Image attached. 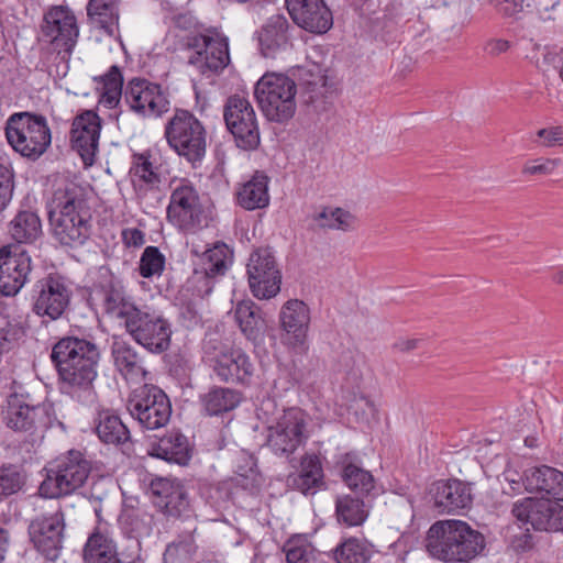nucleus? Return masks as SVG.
Returning <instances> with one entry per match:
<instances>
[{"instance_id": "nucleus-55", "label": "nucleus", "mask_w": 563, "mask_h": 563, "mask_svg": "<svg viewBox=\"0 0 563 563\" xmlns=\"http://www.w3.org/2000/svg\"><path fill=\"white\" fill-rule=\"evenodd\" d=\"M499 14L506 18L516 16L523 10V0H490Z\"/></svg>"}, {"instance_id": "nucleus-42", "label": "nucleus", "mask_w": 563, "mask_h": 563, "mask_svg": "<svg viewBox=\"0 0 563 563\" xmlns=\"http://www.w3.org/2000/svg\"><path fill=\"white\" fill-rule=\"evenodd\" d=\"M372 554L369 545L357 538H349L333 550L336 563H368Z\"/></svg>"}, {"instance_id": "nucleus-64", "label": "nucleus", "mask_w": 563, "mask_h": 563, "mask_svg": "<svg viewBox=\"0 0 563 563\" xmlns=\"http://www.w3.org/2000/svg\"><path fill=\"white\" fill-rule=\"evenodd\" d=\"M553 280L556 284L563 285V268L554 274Z\"/></svg>"}, {"instance_id": "nucleus-43", "label": "nucleus", "mask_w": 563, "mask_h": 563, "mask_svg": "<svg viewBox=\"0 0 563 563\" xmlns=\"http://www.w3.org/2000/svg\"><path fill=\"white\" fill-rule=\"evenodd\" d=\"M96 432L104 443L117 444L128 439L126 427L118 416L109 411L99 413Z\"/></svg>"}, {"instance_id": "nucleus-26", "label": "nucleus", "mask_w": 563, "mask_h": 563, "mask_svg": "<svg viewBox=\"0 0 563 563\" xmlns=\"http://www.w3.org/2000/svg\"><path fill=\"white\" fill-rule=\"evenodd\" d=\"M285 482L287 487L303 495H314L325 488L323 467L318 455H303L300 459L298 471L288 474Z\"/></svg>"}, {"instance_id": "nucleus-37", "label": "nucleus", "mask_w": 563, "mask_h": 563, "mask_svg": "<svg viewBox=\"0 0 563 563\" xmlns=\"http://www.w3.org/2000/svg\"><path fill=\"white\" fill-rule=\"evenodd\" d=\"M87 14L90 23L112 36L119 30V12L114 0H89Z\"/></svg>"}, {"instance_id": "nucleus-53", "label": "nucleus", "mask_w": 563, "mask_h": 563, "mask_svg": "<svg viewBox=\"0 0 563 563\" xmlns=\"http://www.w3.org/2000/svg\"><path fill=\"white\" fill-rule=\"evenodd\" d=\"M12 197V174L8 167L0 164V213Z\"/></svg>"}, {"instance_id": "nucleus-4", "label": "nucleus", "mask_w": 563, "mask_h": 563, "mask_svg": "<svg viewBox=\"0 0 563 563\" xmlns=\"http://www.w3.org/2000/svg\"><path fill=\"white\" fill-rule=\"evenodd\" d=\"M429 555L445 563H470L482 554L486 540L482 532L466 521L457 519L438 520L426 536Z\"/></svg>"}, {"instance_id": "nucleus-16", "label": "nucleus", "mask_w": 563, "mask_h": 563, "mask_svg": "<svg viewBox=\"0 0 563 563\" xmlns=\"http://www.w3.org/2000/svg\"><path fill=\"white\" fill-rule=\"evenodd\" d=\"M43 34L59 52H69L79 30L74 12L65 5L52 7L44 15Z\"/></svg>"}, {"instance_id": "nucleus-62", "label": "nucleus", "mask_w": 563, "mask_h": 563, "mask_svg": "<svg viewBox=\"0 0 563 563\" xmlns=\"http://www.w3.org/2000/svg\"><path fill=\"white\" fill-rule=\"evenodd\" d=\"M9 547V533L7 530L0 528V563L4 560Z\"/></svg>"}, {"instance_id": "nucleus-30", "label": "nucleus", "mask_w": 563, "mask_h": 563, "mask_svg": "<svg viewBox=\"0 0 563 563\" xmlns=\"http://www.w3.org/2000/svg\"><path fill=\"white\" fill-rule=\"evenodd\" d=\"M151 490L157 497L156 505L170 516H179L188 507L185 489L177 479L157 478L152 482Z\"/></svg>"}, {"instance_id": "nucleus-39", "label": "nucleus", "mask_w": 563, "mask_h": 563, "mask_svg": "<svg viewBox=\"0 0 563 563\" xmlns=\"http://www.w3.org/2000/svg\"><path fill=\"white\" fill-rule=\"evenodd\" d=\"M365 497L366 496L357 495H355V497L351 495L339 496L335 500V515L338 521L346 527H357L363 525L368 516L363 500Z\"/></svg>"}, {"instance_id": "nucleus-34", "label": "nucleus", "mask_w": 563, "mask_h": 563, "mask_svg": "<svg viewBox=\"0 0 563 563\" xmlns=\"http://www.w3.org/2000/svg\"><path fill=\"white\" fill-rule=\"evenodd\" d=\"M308 415L300 408L284 410V453H294L303 446L309 438Z\"/></svg>"}, {"instance_id": "nucleus-51", "label": "nucleus", "mask_w": 563, "mask_h": 563, "mask_svg": "<svg viewBox=\"0 0 563 563\" xmlns=\"http://www.w3.org/2000/svg\"><path fill=\"white\" fill-rule=\"evenodd\" d=\"M534 143L544 147H554L563 145V125H553L540 129Z\"/></svg>"}, {"instance_id": "nucleus-40", "label": "nucleus", "mask_w": 563, "mask_h": 563, "mask_svg": "<svg viewBox=\"0 0 563 563\" xmlns=\"http://www.w3.org/2000/svg\"><path fill=\"white\" fill-rule=\"evenodd\" d=\"M313 220L320 228L347 232L354 230L357 223L356 217L349 210L340 207H323L313 216Z\"/></svg>"}, {"instance_id": "nucleus-5", "label": "nucleus", "mask_w": 563, "mask_h": 563, "mask_svg": "<svg viewBox=\"0 0 563 563\" xmlns=\"http://www.w3.org/2000/svg\"><path fill=\"white\" fill-rule=\"evenodd\" d=\"M3 420L10 430L20 434L32 446L42 443L47 429L55 424L62 426L52 402L34 404L24 394L9 396Z\"/></svg>"}, {"instance_id": "nucleus-25", "label": "nucleus", "mask_w": 563, "mask_h": 563, "mask_svg": "<svg viewBox=\"0 0 563 563\" xmlns=\"http://www.w3.org/2000/svg\"><path fill=\"white\" fill-rule=\"evenodd\" d=\"M40 291L34 302V312L49 320L58 319L69 303V291L56 278L49 277L38 285Z\"/></svg>"}, {"instance_id": "nucleus-59", "label": "nucleus", "mask_w": 563, "mask_h": 563, "mask_svg": "<svg viewBox=\"0 0 563 563\" xmlns=\"http://www.w3.org/2000/svg\"><path fill=\"white\" fill-rule=\"evenodd\" d=\"M122 240L129 247H139L145 243L144 233L137 228H126L122 231Z\"/></svg>"}, {"instance_id": "nucleus-1", "label": "nucleus", "mask_w": 563, "mask_h": 563, "mask_svg": "<svg viewBox=\"0 0 563 563\" xmlns=\"http://www.w3.org/2000/svg\"><path fill=\"white\" fill-rule=\"evenodd\" d=\"M106 306L143 349L153 354H161L169 349L173 334L170 321L159 310L139 305L120 283L108 290Z\"/></svg>"}, {"instance_id": "nucleus-27", "label": "nucleus", "mask_w": 563, "mask_h": 563, "mask_svg": "<svg viewBox=\"0 0 563 563\" xmlns=\"http://www.w3.org/2000/svg\"><path fill=\"white\" fill-rule=\"evenodd\" d=\"M254 96L266 119L279 122L282 118V74L265 73L255 85Z\"/></svg>"}, {"instance_id": "nucleus-31", "label": "nucleus", "mask_w": 563, "mask_h": 563, "mask_svg": "<svg viewBox=\"0 0 563 563\" xmlns=\"http://www.w3.org/2000/svg\"><path fill=\"white\" fill-rule=\"evenodd\" d=\"M203 42L205 51L197 52L190 58V63L196 65L202 74L217 73L225 68L230 60L228 38L217 35L206 37Z\"/></svg>"}, {"instance_id": "nucleus-17", "label": "nucleus", "mask_w": 563, "mask_h": 563, "mask_svg": "<svg viewBox=\"0 0 563 563\" xmlns=\"http://www.w3.org/2000/svg\"><path fill=\"white\" fill-rule=\"evenodd\" d=\"M291 20L313 34H324L333 25L331 10L323 0H284Z\"/></svg>"}, {"instance_id": "nucleus-56", "label": "nucleus", "mask_w": 563, "mask_h": 563, "mask_svg": "<svg viewBox=\"0 0 563 563\" xmlns=\"http://www.w3.org/2000/svg\"><path fill=\"white\" fill-rule=\"evenodd\" d=\"M300 85L305 87L309 95L306 102H313L319 93H321L320 89L324 87L325 78L321 75L310 74V79H305Z\"/></svg>"}, {"instance_id": "nucleus-15", "label": "nucleus", "mask_w": 563, "mask_h": 563, "mask_svg": "<svg viewBox=\"0 0 563 563\" xmlns=\"http://www.w3.org/2000/svg\"><path fill=\"white\" fill-rule=\"evenodd\" d=\"M64 515L57 510L31 521L29 534L34 547L48 560L57 559L64 539Z\"/></svg>"}, {"instance_id": "nucleus-18", "label": "nucleus", "mask_w": 563, "mask_h": 563, "mask_svg": "<svg viewBox=\"0 0 563 563\" xmlns=\"http://www.w3.org/2000/svg\"><path fill=\"white\" fill-rule=\"evenodd\" d=\"M334 468L341 482L357 496H372L375 478L365 470L364 462L356 451L335 455Z\"/></svg>"}, {"instance_id": "nucleus-58", "label": "nucleus", "mask_w": 563, "mask_h": 563, "mask_svg": "<svg viewBox=\"0 0 563 563\" xmlns=\"http://www.w3.org/2000/svg\"><path fill=\"white\" fill-rule=\"evenodd\" d=\"M549 523L544 531L549 532H563V506L554 503L548 514Z\"/></svg>"}, {"instance_id": "nucleus-2", "label": "nucleus", "mask_w": 563, "mask_h": 563, "mask_svg": "<svg viewBox=\"0 0 563 563\" xmlns=\"http://www.w3.org/2000/svg\"><path fill=\"white\" fill-rule=\"evenodd\" d=\"M51 357L67 387V393L79 402H92V383L97 377L99 361L97 346L82 339L64 338L54 345Z\"/></svg>"}, {"instance_id": "nucleus-45", "label": "nucleus", "mask_w": 563, "mask_h": 563, "mask_svg": "<svg viewBox=\"0 0 563 563\" xmlns=\"http://www.w3.org/2000/svg\"><path fill=\"white\" fill-rule=\"evenodd\" d=\"M282 32V16H272L260 32L258 41L261 52L265 57H275L279 49V37Z\"/></svg>"}, {"instance_id": "nucleus-21", "label": "nucleus", "mask_w": 563, "mask_h": 563, "mask_svg": "<svg viewBox=\"0 0 563 563\" xmlns=\"http://www.w3.org/2000/svg\"><path fill=\"white\" fill-rule=\"evenodd\" d=\"M31 257L25 252L12 253L10 246L0 250V291L14 296L25 285L31 273Z\"/></svg>"}, {"instance_id": "nucleus-60", "label": "nucleus", "mask_w": 563, "mask_h": 563, "mask_svg": "<svg viewBox=\"0 0 563 563\" xmlns=\"http://www.w3.org/2000/svg\"><path fill=\"white\" fill-rule=\"evenodd\" d=\"M510 47V43L503 38H492L484 45V52L489 56H498L507 52Z\"/></svg>"}, {"instance_id": "nucleus-22", "label": "nucleus", "mask_w": 563, "mask_h": 563, "mask_svg": "<svg viewBox=\"0 0 563 563\" xmlns=\"http://www.w3.org/2000/svg\"><path fill=\"white\" fill-rule=\"evenodd\" d=\"M435 509L441 514H454L471 507V484L457 478L437 481L431 488Z\"/></svg>"}, {"instance_id": "nucleus-44", "label": "nucleus", "mask_w": 563, "mask_h": 563, "mask_svg": "<svg viewBox=\"0 0 563 563\" xmlns=\"http://www.w3.org/2000/svg\"><path fill=\"white\" fill-rule=\"evenodd\" d=\"M234 464L238 485L245 489H253L260 485L261 476L256 470L254 457L250 453L241 451Z\"/></svg>"}, {"instance_id": "nucleus-28", "label": "nucleus", "mask_w": 563, "mask_h": 563, "mask_svg": "<svg viewBox=\"0 0 563 563\" xmlns=\"http://www.w3.org/2000/svg\"><path fill=\"white\" fill-rule=\"evenodd\" d=\"M137 554L119 553L117 544L109 536L95 532L84 548L85 563H140Z\"/></svg>"}, {"instance_id": "nucleus-33", "label": "nucleus", "mask_w": 563, "mask_h": 563, "mask_svg": "<svg viewBox=\"0 0 563 563\" xmlns=\"http://www.w3.org/2000/svg\"><path fill=\"white\" fill-rule=\"evenodd\" d=\"M148 454L167 462L185 465L190 460V448L187 438L178 431H172L157 443H153Z\"/></svg>"}, {"instance_id": "nucleus-19", "label": "nucleus", "mask_w": 563, "mask_h": 563, "mask_svg": "<svg viewBox=\"0 0 563 563\" xmlns=\"http://www.w3.org/2000/svg\"><path fill=\"white\" fill-rule=\"evenodd\" d=\"M197 254L196 268L194 272V282H202L203 286L198 288L200 295H208L213 288L212 279L223 275L232 261V252L227 244L217 242L212 247L207 249L201 254Z\"/></svg>"}, {"instance_id": "nucleus-11", "label": "nucleus", "mask_w": 563, "mask_h": 563, "mask_svg": "<svg viewBox=\"0 0 563 563\" xmlns=\"http://www.w3.org/2000/svg\"><path fill=\"white\" fill-rule=\"evenodd\" d=\"M167 217L174 225L186 232H195L206 224L207 218L199 195L188 180L173 183Z\"/></svg>"}, {"instance_id": "nucleus-12", "label": "nucleus", "mask_w": 563, "mask_h": 563, "mask_svg": "<svg viewBox=\"0 0 563 563\" xmlns=\"http://www.w3.org/2000/svg\"><path fill=\"white\" fill-rule=\"evenodd\" d=\"M223 118L239 147L253 150L260 144L255 111L245 97H230L224 106Z\"/></svg>"}, {"instance_id": "nucleus-24", "label": "nucleus", "mask_w": 563, "mask_h": 563, "mask_svg": "<svg viewBox=\"0 0 563 563\" xmlns=\"http://www.w3.org/2000/svg\"><path fill=\"white\" fill-rule=\"evenodd\" d=\"M523 485L527 492L544 499L563 500V472L549 466H533L525 472Z\"/></svg>"}, {"instance_id": "nucleus-14", "label": "nucleus", "mask_w": 563, "mask_h": 563, "mask_svg": "<svg viewBox=\"0 0 563 563\" xmlns=\"http://www.w3.org/2000/svg\"><path fill=\"white\" fill-rule=\"evenodd\" d=\"M124 98L133 112L145 118L161 117L169 108V101L161 86L146 79L131 80Z\"/></svg>"}, {"instance_id": "nucleus-41", "label": "nucleus", "mask_w": 563, "mask_h": 563, "mask_svg": "<svg viewBox=\"0 0 563 563\" xmlns=\"http://www.w3.org/2000/svg\"><path fill=\"white\" fill-rule=\"evenodd\" d=\"M240 401L241 396L238 391L224 387L212 388L202 399L205 410L210 416L230 411L234 409Z\"/></svg>"}, {"instance_id": "nucleus-50", "label": "nucleus", "mask_w": 563, "mask_h": 563, "mask_svg": "<svg viewBox=\"0 0 563 563\" xmlns=\"http://www.w3.org/2000/svg\"><path fill=\"white\" fill-rule=\"evenodd\" d=\"M560 165V159L558 158H537L532 161H528L522 167L523 175H541L547 176L551 175L555 168Z\"/></svg>"}, {"instance_id": "nucleus-49", "label": "nucleus", "mask_w": 563, "mask_h": 563, "mask_svg": "<svg viewBox=\"0 0 563 563\" xmlns=\"http://www.w3.org/2000/svg\"><path fill=\"white\" fill-rule=\"evenodd\" d=\"M119 522L123 529L136 536L147 531V522L141 518L140 511L134 509H124L119 517Z\"/></svg>"}, {"instance_id": "nucleus-63", "label": "nucleus", "mask_w": 563, "mask_h": 563, "mask_svg": "<svg viewBox=\"0 0 563 563\" xmlns=\"http://www.w3.org/2000/svg\"><path fill=\"white\" fill-rule=\"evenodd\" d=\"M419 341L416 340V339H407V340H400L398 341L395 346L401 351V352H406V351H411L413 349L417 347Z\"/></svg>"}, {"instance_id": "nucleus-48", "label": "nucleus", "mask_w": 563, "mask_h": 563, "mask_svg": "<svg viewBox=\"0 0 563 563\" xmlns=\"http://www.w3.org/2000/svg\"><path fill=\"white\" fill-rule=\"evenodd\" d=\"M287 563H316V555L310 544L305 541H288L284 544Z\"/></svg>"}, {"instance_id": "nucleus-8", "label": "nucleus", "mask_w": 563, "mask_h": 563, "mask_svg": "<svg viewBox=\"0 0 563 563\" xmlns=\"http://www.w3.org/2000/svg\"><path fill=\"white\" fill-rule=\"evenodd\" d=\"M44 470L46 476L38 492L45 498H58L75 493L85 484L90 471L81 453L74 450L56 457Z\"/></svg>"}, {"instance_id": "nucleus-13", "label": "nucleus", "mask_w": 563, "mask_h": 563, "mask_svg": "<svg viewBox=\"0 0 563 563\" xmlns=\"http://www.w3.org/2000/svg\"><path fill=\"white\" fill-rule=\"evenodd\" d=\"M249 284L258 299H269L280 289L279 271L269 249L254 252L247 263Z\"/></svg>"}, {"instance_id": "nucleus-61", "label": "nucleus", "mask_w": 563, "mask_h": 563, "mask_svg": "<svg viewBox=\"0 0 563 563\" xmlns=\"http://www.w3.org/2000/svg\"><path fill=\"white\" fill-rule=\"evenodd\" d=\"M121 95L122 92H120L119 90L108 91L100 89L99 103L104 108L112 109L119 103Z\"/></svg>"}, {"instance_id": "nucleus-10", "label": "nucleus", "mask_w": 563, "mask_h": 563, "mask_svg": "<svg viewBox=\"0 0 563 563\" xmlns=\"http://www.w3.org/2000/svg\"><path fill=\"white\" fill-rule=\"evenodd\" d=\"M126 408L130 415L147 430H156L167 424L172 407L166 394L155 387L144 385L132 391Z\"/></svg>"}, {"instance_id": "nucleus-54", "label": "nucleus", "mask_w": 563, "mask_h": 563, "mask_svg": "<svg viewBox=\"0 0 563 563\" xmlns=\"http://www.w3.org/2000/svg\"><path fill=\"white\" fill-rule=\"evenodd\" d=\"M287 96L284 98V121L294 117L296 111V103L294 98L296 96V84L288 76L284 75V92Z\"/></svg>"}, {"instance_id": "nucleus-57", "label": "nucleus", "mask_w": 563, "mask_h": 563, "mask_svg": "<svg viewBox=\"0 0 563 563\" xmlns=\"http://www.w3.org/2000/svg\"><path fill=\"white\" fill-rule=\"evenodd\" d=\"M102 86L99 89L103 90H119L122 92L123 78L120 69L117 66H112L110 70L101 79Z\"/></svg>"}, {"instance_id": "nucleus-3", "label": "nucleus", "mask_w": 563, "mask_h": 563, "mask_svg": "<svg viewBox=\"0 0 563 563\" xmlns=\"http://www.w3.org/2000/svg\"><path fill=\"white\" fill-rule=\"evenodd\" d=\"M47 208L53 235L60 244L79 246L88 240L92 213L84 187L64 184L54 191Z\"/></svg>"}, {"instance_id": "nucleus-9", "label": "nucleus", "mask_w": 563, "mask_h": 563, "mask_svg": "<svg viewBox=\"0 0 563 563\" xmlns=\"http://www.w3.org/2000/svg\"><path fill=\"white\" fill-rule=\"evenodd\" d=\"M206 129L190 112L179 110L165 125L168 145L190 163L201 161L206 154Z\"/></svg>"}, {"instance_id": "nucleus-36", "label": "nucleus", "mask_w": 563, "mask_h": 563, "mask_svg": "<svg viewBox=\"0 0 563 563\" xmlns=\"http://www.w3.org/2000/svg\"><path fill=\"white\" fill-rule=\"evenodd\" d=\"M238 203L245 210L265 208L269 202L267 177L255 174L236 192Z\"/></svg>"}, {"instance_id": "nucleus-38", "label": "nucleus", "mask_w": 563, "mask_h": 563, "mask_svg": "<svg viewBox=\"0 0 563 563\" xmlns=\"http://www.w3.org/2000/svg\"><path fill=\"white\" fill-rule=\"evenodd\" d=\"M9 233L18 243H33L43 233L41 219L34 211H19L9 223Z\"/></svg>"}, {"instance_id": "nucleus-47", "label": "nucleus", "mask_w": 563, "mask_h": 563, "mask_svg": "<svg viewBox=\"0 0 563 563\" xmlns=\"http://www.w3.org/2000/svg\"><path fill=\"white\" fill-rule=\"evenodd\" d=\"M165 267V256L155 246H147L140 258L139 271L144 278L159 277Z\"/></svg>"}, {"instance_id": "nucleus-23", "label": "nucleus", "mask_w": 563, "mask_h": 563, "mask_svg": "<svg viewBox=\"0 0 563 563\" xmlns=\"http://www.w3.org/2000/svg\"><path fill=\"white\" fill-rule=\"evenodd\" d=\"M209 362L214 374L223 382H245L254 371L249 356L233 346L221 347Z\"/></svg>"}, {"instance_id": "nucleus-7", "label": "nucleus", "mask_w": 563, "mask_h": 563, "mask_svg": "<svg viewBox=\"0 0 563 563\" xmlns=\"http://www.w3.org/2000/svg\"><path fill=\"white\" fill-rule=\"evenodd\" d=\"M4 130L10 146L21 156L32 161L41 157L52 142L47 120L30 112L11 114Z\"/></svg>"}, {"instance_id": "nucleus-20", "label": "nucleus", "mask_w": 563, "mask_h": 563, "mask_svg": "<svg viewBox=\"0 0 563 563\" xmlns=\"http://www.w3.org/2000/svg\"><path fill=\"white\" fill-rule=\"evenodd\" d=\"M100 130V118L91 110L84 111L73 121L70 132L73 148L78 152L87 165L92 164L98 152Z\"/></svg>"}, {"instance_id": "nucleus-29", "label": "nucleus", "mask_w": 563, "mask_h": 563, "mask_svg": "<svg viewBox=\"0 0 563 563\" xmlns=\"http://www.w3.org/2000/svg\"><path fill=\"white\" fill-rule=\"evenodd\" d=\"M111 355L115 369L130 383L140 384L144 380L146 371L139 352L123 340H114Z\"/></svg>"}, {"instance_id": "nucleus-52", "label": "nucleus", "mask_w": 563, "mask_h": 563, "mask_svg": "<svg viewBox=\"0 0 563 563\" xmlns=\"http://www.w3.org/2000/svg\"><path fill=\"white\" fill-rule=\"evenodd\" d=\"M21 487L19 473L12 470H0V496L11 495Z\"/></svg>"}, {"instance_id": "nucleus-46", "label": "nucleus", "mask_w": 563, "mask_h": 563, "mask_svg": "<svg viewBox=\"0 0 563 563\" xmlns=\"http://www.w3.org/2000/svg\"><path fill=\"white\" fill-rule=\"evenodd\" d=\"M234 318L245 336L249 339H254L256 336L260 317L251 300L240 301L236 305Z\"/></svg>"}, {"instance_id": "nucleus-32", "label": "nucleus", "mask_w": 563, "mask_h": 563, "mask_svg": "<svg viewBox=\"0 0 563 563\" xmlns=\"http://www.w3.org/2000/svg\"><path fill=\"white\" fill-rule=\"evenodd\" d=\"M553 504L550 499L526 497L514 504L511 514L518 521L531 525L534 530L544 531Z\"/></svg>"}, {"instance_id": "nucleus-6", "label": "nucleus", "mask_w": 563, "mask_h": 563, "mask_svg": "<svg viewBox=\"0 0 563 563\" xmlns=\"http://www.w3.org/2000/svg\"><path fill=\"white\" fill-rule=\"evenodd\" d=\"M310 320V309L303 300L289 299L284 303V357L289 358L284 364V372H287V382L292 385L300 383L305 376Z\"/></svg>"}, {"instance_id": "nucleus-35", "label": "nucleus", "mask_w": 563, "mask_h": 563, "mask_svg": "<svg viewBox=\"0 0 563 563\" xmlns=\"http://www.w3.org/2000/svg\"><path fill=\"white\" fill-rule=\"evenodd\" d=\"M129 175L137 190L154 188L161 183L158 167L148 152L133 155Z\"/></svg>"}]
</instances>
